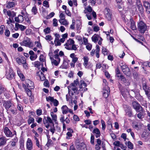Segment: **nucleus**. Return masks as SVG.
<instances>
[{"instance_id":"nucleus-1","label":"nucleus","mask_w":150,"mask_h":150,"mask_svg":"<svg viewBox=\"0 0 150 150\" xmlns=\"http://www.w3.org/2000/svg\"><path fill=\"white\" fill-rule=\"evenodd\" d=\"M68 93L69 95L71 94V96H72L74 95V93L77 94L78 88L75 85H74V83H71L68 87Z\"/></svg>"},{"instance_id":"nucleus-2","label":"nucleus","mask_w":150,"mask_h":150,"mask_svg":"<svg viewBox=\"0 0 150 150\" xmlns=\"http://www.w3.org/2000/svg\"><path fill=\"white\" fill-rule=\"evenodd\" d=\"M22 46H24L29 47H33V44L30 39L28 38H25L24 40L20 43Z\"/></svg>"},{"instance_id":"nucleus-3","label":"nucleus","mask_w":150,"mask_h":150,"mask_svg":"<svg viewBox=\"0 0 150 150\" xmlns=\"http://www.w3.org/2000/svg\"><path fill=\"white\" fill-rule=\"evenodd\" d=\"M138 29L141 33H144L146 30L147 26L144 22L141 21L138 23Z\"/></svg>"},{"instance_id":"nucleus-4","label":"nucleus","mask_w":150,"mask_h":150,"mask_svg":"<svg viewBox=\"0 0 150 150\" xmlns=\"http://www.w3.org/2000/svg\"><path fill=\"white\" fill-rule=\"evenodd\" d=\"M142 88L148 99L150 100V87L145 83L142 84Z\"/></svg>"},{"instance_id":"nucleus-5","label":"nucleus","mask_w":150,"mask_h":150,"mask_svg":"<svg viewBox=\"0 0 150 150\" xmlns=\"http://www.w3.org/2000/svg\"><path fill=\"white\" fill-rule=\"evenodd\" d=\"M18 142V139L17 138H14L11 141L9 144L5 147L6 150H12L13 148L14 147L16 144Z\"/></svg>"},{"instance_id":"nucleus-6","label":"nucleus","mask_w":150,"mask_h":150,"mask_svg":"<svg viewBox=\"0 0 150 150\" xmlns=\"http://www.w3.org/2000/svg\"><path fill=\"white\" fill-rule=\"evenodd\" d=\"M59 51V50L57 49L56 50L53 52V55L52 56L54 57V59H60V57L64 56V54L62 51Z\"/></svg>"},{"instance_id":"nucleus-7","label":"nucleus","mask_w":150,"mask_h":150,"mask_svg":"<svg viewBox=\"0 0 150 150\" xmlns=\"http://www.w3.org/2000/svg\"><path fill=\"white\" fill-rule=\"evenodd\" d=\"M91 39L92 41L95 43H97L99 40L98 44L100 45L102 44V42L103 40L102 38L98 35L96 34H94L92 37Z\"/></svg>"},{"instance_id":"nucleus-8","label":"nucleus","mask_w":150,"mask_h":150,"mask_svg":"<svg viewBox=\"0 0 150 150\" xmlns=\"http://www.w3.org/2000/svg\"><path fill=\"white\" fill-rule=\"evenodd\" d=\"M132 106L137 112H143V108L137 102L134 101L132 103Z\"/></svg>"},{"instance_id":"nucleus-9","label":"nucleus","mask_w":150,"mask_h":150,"mask_svg":"<svg viewBox=\"0 0 150 150\" xmlns=\"http://www.w3.org/2000/svg\"><path fill=\"white\" fill-rule=\"evenodd\" d=\"M49 56L51 60L52 64L56 66H58L60 61V59H59L58 58H57V59H54V57L52 56V53H49Z\"/></svg>"},{"instance_id":"nucleus-10","label":"nucleus","mask_w":150,"mask_h":150,"mask_svg":"<svg viewBox=\"0 0 150 150\" xmlns=\"http://www.w3.org/2000/svg\"><path fill=\"white\" fill-rule=\"evenodd\" d=\"M6 78L8 79L11 80L14 77V73L12 69L10 68L5 74Z\"/></svg>"},{"instance_id":"nucleus-11","label":"nucleus","mask_w":150,"mask_h":150,"mask_svg":"<svg viewBox=\"0 0 150 150\" xmlns=\"http://www.w3.org/2000/svg\"><path fill=\"white\" fill-rule=\"evenodd\" d=\"M109 87L106 86L103 87V96L105 98H107L109 96L110 93Z\"/></svg>"},{"instance_id":"nucleus-12","label":"nucleus","mask_w":150,"mask_h":150,"mask_svg":"<svg viewBox=\"0 0 150 150\" xmlns=\"http://www.w3.org/2000/svg\"><path fill=\"white\" fill-rule=\"evenodd\" d=\"M43 123L45 124H47L46 125H45V126L47 129H48L49 126V123L50 124H53V125L54 124L51 118L49 116L47 117V119L45 118L43 119Z\"/></svg>"},{"instance_id":"nucleus-13","label":"nucleus","mask_w":150,"mask_h":150,"mask_svg":"<svg viewBox=\"0 0 150 150\" xmlns=\"http://www.w3.org/2000/svg\"><path fill=\"white\" fill-rule=\"evenodd\" d=\"M26 86L28 88L30 89H33L34 88V83L33 82L29 79H26L25 81Z\"/></svg>"},{"instance_id":"nucleus-14","label":"nucleus","mask_w":150,"mask_h":150,"mask_svg":"<svg viewBox=\"0 0 150 150\" xmlns=\"http://www.w3.org/2000/svg\"><path fill=\"white\" fill-rule=\"evenodd\" d=\"M74 43V41L73 39H69L67 41L66 43L64 45V46L65 48L68 50V48L70 47Z\"/></svg>"},{"instance_id":"nucleus-15","label":"nucleus","mask_w":150,"mask_h":150,"mask_svg":"<svg viewBox=\"0 0 150 150\" xmlns=\"http://www.w3.org/2000/svg\"><path fill=\"white\" fill-rule=\"evenodd\" d=\"M3 106L5 107L7 110L10 108L14 106L13 104L10 101H6L3 104Z\"/></svg>"},{"instance_id":"nucleus-16","label":"nucleus","mask_w":150,"mask_h":150,"mask_svg":"<svg viewBox=\"0 0 150 150\" xmlns=\"http://www.w3.org/2000/svg\"><path fill=\"white\" fill-rule=\"evenodd\" d=\"M26 148L28 150H31L33 148V143L30 138H28L26 142Z\"/></svg>"},{"instance_id":"nucleus-17","label":"nucleus","mask_w":150,"mask_h":150,"mask_svg":"<svg viewBox=\"0 0 150 150\" xmlns=\"http://www.w3.org/2000/svg\"><path fill=\"white\" fill-rule=\"evenodd\" d=\"M143 5L145 7L146 11L148 14L150 13V4L147 1H144V2Z\"/></svg>"},{"instance_id":"nucleus-18","label":"nucleus","mask_w":150,"mask_h":150,"mask_svg":"<svg viewBox=\"0 0 150 150\" xmlns=\"http://www.w3.org/2000/svg\"><path fill=\"white\" fill-rule=\"evenodd\" d=\"M4 132L7 137H11L13 136L12 132L10 131L8 128L5 127L4 129Z\"/></svg>"},{"instance_id":"nucleus-19","label":"nucleus","mask_w":150,"mask_h":150,"mask_svg":"<svg viewBox=\"0 0 150 150\" xmlns=\"http://www.w3.org/2000/svg\"><path fill=\"white\" fill-rule=\"evenodd\" d=\"M36 75L39 77L41 81H43L45 79V77L41 71H39L38 72L36 73Z\"/></svg>"},{"instance_id":"nucleus-20","label":"nucleus","mask_w":150,"mask_h":150,"mask_svg":"<svg viewBox=\"0 0 150 150\" xmlns=\"http://www.w3.org/2000/svg\"><path fill=\"white\" fill-rule=\"evenodd\" d=\"M15 59L17 63L19 65H21L23 62H25V61L26 60L25 58L24 57H22L21 58L17 57L15 58Z\"/></svg>"},{"instance_id":"nucleus-21","label":"nucleus","mask_w":150,"mask_h":150,"mask_svg":"<svg viewBox=\"0 0 150 150\" xmlns=\"http://www.w3.org/2000/svg\"><path fill=\"white\" fill-rule=\"evenodd\" d=\"M4 11L6 14L10 17L13 18L16 16V14L13 12H11L10 11H6V9H4Z\"/></svg>"},{"instance_id":"nucleus-22","label":"nucleus","mask_w":150,"mask_h":150,"mask_svg":"<svg viewBox=\"0 0 150 150\" xmlns=\"http://www.w3.org/2000/svg\"><path fill=\"white\" fill-rule=\"evenodd\" d=\"M93 133L94 134L96 138H98L100 135V133L99 129L97 128L94 129L93 131Z\"/></svg>"},{"instance_id":"nucleus-23","label":"nucleus","mask_w":150,"mask_h":150,"mask_svg":"<svg viewBox=\"0 0 150 150\" xmlns=\"http://www.w3.org/2000/svg\"><path fill=\"white\" fill-rule=\"evenodd\" d=\"M17 73L21 79L22 81H23L24 79V76L23 74H22L21 71L20 69L18 68L17 69Z\"/></svg>"},{"instance_id":"nucleus-24","label":"nucleus","mask_w":150,"mask_h":150,"mask_svg":"<svg viewBox=\"0 0 150 150\" xmlns=\"http://www.w3.org/2000/svg\"><path fill=\"white\" fill-rule=\"evenodd\" d=\"M62 113L64 114H66L69 112V109L66 105L63 106L61 108Z\"/></svg>"},{"instance_id":"nucleus-25","label":"nucleus","mask_w":150,"mask_h":150,"mask_svg":"<svg viewBox=\"0 0 150 150\" xmlns=\"http://www.w3.org/2000/svg\"><path fill=\"white\" fill-rule=\"evenodd\" d=\"M70 57L72 59V62L76 63L78 61V58L76 57V55L74 53L71 54L70 55Z\"/></svg>"},{"instance_id":"nucleus-26","label":"nucleus","mask_w":150,"mask_h":150,"mask_svg":"<svg viewBox=\"0 0 150 150\" xmlns=\"http://www.w3.org/2000/svg\"><path fill=\"white\" fill-rule=\"evenodd\" d=\"M16 4V1L8 2L7 3L6 7L8 8L13 7L15 6Z\"/></svg>"},{"instance_id":"nucleus-27","label":"nucleus","mask_w":150,"mask_h":150,"mask_svg":"<svg viewBox=\"0 0 150 150\" xmlns=\"http://www.w3.org/2000/svg\"><path fill=\"white\" fill-rule=\"evenodd\" d=\"M122 72L128 76H130L131 74V72L129 67L127 68L126 69L124 70H123Z\"/></svg>"},{"instance_id":"nucleus-28","label":"nucleus","mask_w":150,"mask_h":150,"mask_svg":"<svg viewBox=\"0 0 150 150\" xmlns=\"http://www.w3.org/2000/svg\"><path fill=\"white\" fill-rule=\"evenodd\" d=\"M11 113L13 115H16L17 114V110L16 108L14 106H12L9 110Z\"/></svg>"},{"instance_id":"nucleus-29","label":"nucleus","mask_w":150,"mask_h":150,"mask_svg":"<svg viewBox=\"0 0 150 150\" xmlns=\"http://www.w3.org/2000/svg\"><path fill=\"white\" fill-rule=\"evenodd\" d=\"M83 59L84 60L83 65L86 68L88 64L89 58L85 56L83 57Z\"/></svg>"},{"instance_id":"nucleus-30","label":"nucleus","mask_w":150,"mask_h":150,"mask_svg":"<svg viewBox=\"0 0 150 150\" xmlns=\"http://www.w3.org/2000/svg\"><path fill=\"white\" fill-rule=\"evenodd\" d=\"M59 21L61 24L65 26L67 25L68 24V23L65 19H60L59 20Z\"/></svg>"},{"instance_id":"nucleus-31","label":"nucleus","mask_w":150,"mask_h":150,"mask_svg":"<svg viewBox=\"0 0 150 150\" xmlns=\"http://www.w3.org/2000/svg\"><path fill=\"white\" fill-rule=\"evenodd\" d=\"M15 25L16 27H18L21 31H23L26 28L25 26L21 25H20L18 23H16Z\"/></svg>"},{"instance_id":"nucleus-32","label":"nucleus","mask_w":150,"mask_h":150,"mask_svg":"<svg viewBox=\"0 0 150 150\" xmlns=\"http://www.w3.org/2000/svg\"><path fill=\"white\" fill-rule=\"evenodd\" d=\"M31 11L33 14L35 15L37 14L38 9L36 6H35L33 7Z\"/></svg>"},{"instance_id":"nucleus-33","label":"nucleus","mask_w":150,"mask_h":150,"mask_svg":"<svg viewBox=\"0 0 150 150\" xmlns=\"http://www.w3.org/2000/svg\"><path fill=\"white\" fill-rule=\"evenodd\" d=\"M6 140L4 138H0V146H3L6 143Z\"/></svg>"},{"instance_id":"nucleus-34","label":"nucleus","mask_w":150,"mask_h":150,"mask_svg":"<svg viewBox=\"0 0 150 150\" xmlns=\"http://www.w3.org/2000/svg\"><path fill=\"white\" fill-rule=\"evenodd\" d=\"M23 87L25 88V91L27 93L28 95L29 96H30L31 94V92L30 90V89L28 88H26V86L24 84H23Z\"/></svg>"},{"instance_id":"nucleus-35","label":"nucleus","mask_w":150,"mask_h":150,"mask_svg":"<svg viewBox=\"0 0 150 150\" xmlns=\"http://www.w3.org/2000/svg\"><path fill=\"white\" fill-rule=\"evenodd\" d=\"M29 119L28 120V125H30L31 123H34L35 122V119L32 117L30 116H29Z\"/></svg>"},{"instance_id":"nucleus-36","label":"nucleus","mask_w":150,"mask_h":150,"mask_svg":"<svg viewBox=\"0 0 150 150\" xmlns=\"http://www.w3.org/2000/svg\"><path fill=\"white\" fill-rule=\"evenodd\" d=\"M102 52L103 53L104 55H107L109 52V51L108 50L103 47H102Z\"/></svg>"},{"instance_id":"nucleus-37","label":"nucleus","mask_w":150,"mask_h":150,"mask_svg":"<svg viewBox=\"0 0 150 150\" xmlns=\"http://www.w3.org/2000/svg\"><path fill=\"white\" fill-rule=\"evenodd\" d=\"M50 115L52 117V120H54L55 122L57 119V115L56 114H54L52 112H51Z\"/></svg>"},{"instance_id":"nucleus-38","label":"nucleus","mask_w":150,"mask_h":150,"mask_svg":"<svg viewBox=\"0 0 150 150\" xmlns=\"http://www.w3.org/2000/svg\"><path fill=\"white\" fill-rule=\"evenodd\" d=\"M131 29L133 30H136L137 29L135 25V23L133 21H131Z\"/></svg>"},{"instance_id":"nucleus-39","label":"nucleus","mask_w":150,"mask_h":150,"mask_svg":"<svg viewBox=\"0 0 150 150\" xmlns=\"http://www.w3.org/2000/svg\"><path fill=\"white\" fill-rule=\"evenodd\" d=\"M105 16L108 21H110L111 20L112 17V13L106 14H105Z\"/></svg>"},{"instance_id":"nucleus-40","label":"nucleus","mask_w":150,"mask_h":150,"mask_svg":"<svg viewBox=\"0 0 150 150\" xmlns=\"http://www.w3.org/2000/svg\"><path fill=\"white\" fill-rule=\"evenodd\" d=\"M127 146L128 148L131 149H133V144L130 142L128 141L127 142Z\"/></svg>"},{"instance_id":"nucleus-41","label":"nucleus","mask_w":150,"mask_h":150,"mask_svg":"<svg viewBox=\"0 0 150 150\" xmlns=\"http://www.w3.org/2000/svg\"><path fill=\"white\" fill-rule=\"evenodd\" d=\"M81 84L80 85V88H81L83 87H85L86 86V84L85 82L81 80L80 81Z\"/></svg>"},{"instance_id":"nucleus-42","label":"nucleus","mask_w":150,"mask_h":150,"mask_svg":"<svg viewBox=\"0 0 150 150\" xmlns=\"http://www.w3.org/2000/svg\"><path fill=\"white\" fill-rule=\"evenodd\" d=\"M76 38L79 41V43L80 44L82 45L83 44L82 38L81 36L78 35L76 36Z\"/></svg>"},{"instance_id":"nucleus-43","label":"nucleus","mask_w":150,"mask_h":150,"mask_svg":"<svg viewBox=\"0 0 150 150\" xmlns=\"http://www.w3.org/2000/svg\"><path fill=\"white\" fill-rule=\"evenodd\" d=\"M68 50H76L77 49V48L75 45L73 44L70 47L68 48Z\"/></svg>"},{"instance_id":"nucleus-44","label":"nucleus","mask_w":150,"mask_h":150,"mask_svg":"<svg viewBox=\"0 0 150 150\" xmlns=\"http://www.w3.org/2000/svg\"><path fill=\"white\" fill-rule=\"evenodd\" d=\"M101 123L102 124V129L103 130H105L106 127V125L105 122L102 119L101 120Z\"/></svg>"},{"instance_id":"nucleus-45","label":"nucleus","mask_w":150,"mask_h":150,"mask_svg":"<svg viewBox=\"0 0 150 150\" xmlns=\"http://www.w3.org/2000/svg\"><path fill=\"white\" fill-rule=\"evenodd\" d=\"M137 7L140 12H142L143 11V8L142 4H139V5L137 6Z\"/></svg>"},{"instance_id":"nucleus-46","label":"nucleus","mask_w":150,"mask_h":150,"mask_svg":"<svg viewBox=\"0 0 150 150\" xmlns=\"http://www.w3.org/2000/svg\"><path fill=\"white\" fill-rule=\"evenodd\" d=\"M58 25L57 21L56 18H54L53 20V26H57Z\"/></svg>"},{"instance_id":"nucleus-47","label":"nucleus","mask_w":150,"mask_h":150,"mask_svg":"<svg viewBox=\"0 0 150 150\" xmlns=\"http://www.w3.org/2000/svg\"><path fill=\"white\" fill-rule=\"evenodd\" d=\"M37 55L36 54L31 55L30 57V59L32 61L35 60L37 58Z\"/></svg>"},{"instance_id":"nucleus-48","label":"nucleus","mask_w":150,"mask_h":150,"mask_svg":"<svg viewBox=\"0 0 150 150\" xmlns=\"http://www.w3.org/2000/svg\"><path fill=\"white\" fill-rule=\"evenodd\" d=\"M40 63L39 61H35L34 63V65L36 67H38L40 66Z\"/></svg>"},{"instance_id":"nucleus-49","label":"nucleus","mask_w":150,"mask_h":150,"mask_svg":"<svg viewBox=\"0 0 150 150\" xmlns=\"http://www.w3.org/2000/svg\"><path fill=\"white\" fill-rule=\"evenodd\" d=\"M39 59L40 61L44 62L45 61V57L43 55L41 54L40 56Z\"/></svg>"},{"instance_id":"nucleus-50","label":"nucleus","mask_w":150,"mask_h":150,"mask_svg":"<svg viewBox=\"0 0 150 150\" xmlns=\"http://www.w3.org/2000/svg\"><path fill=\"white\" fill-rule=\"evenodd\" d=\"M54 42L55 46H60L61 45L59 40H54Z\"/></svg>"},{"instance_id":"nucleus-51","label":"nucleus","mask_w":150,"mask_h":150,"mask_svg":"<svg viewBox=\"0 0 150 150\" xmlns=\"http://www.w3.org/2000/svg\"><path fill=\"white\" fill-rule=\"evenodd\" d=\"M119 79L120 80L123 82H125L126 81V79L124 76L122 75H120V77L119 78Z\"/></svg>"},{"instance_id":"nucleus-52","label":"nucleus","mask_w":150,"mask_h":150,"mask_svg":"<svg viewBox=\"0 0 150 150\" xmlns=\"http://www.w3.org/2000/svg\"><path fill=\"white\" fill-rule=\"evenodd\" d=\"M43 5L44 6L48 8L49 7L48 2L47 1H44L43 2Z\"/></svg>"},{"instance_id":"nucleus-53","label":"nucleus","mask_w":150,"mask_h":150,"mask_svg":"<svg viewBox=\"0 0 150 150\" xmlns=\"http://www.w3.org/2000/svg\"><path fill=\"white\" fill-rule=\"evenodd\" d=\"M44 32L46 34L49 33L50 32V28L47 27L44 30Z\"/></svg>"},{"instance_id":"nucleus-54","label":"nucleus","mask_w":150,"mask_h":150,"mask_svg":"<svg viewBox=\"0 0 150 150\" xmlns=\"http://www.w3.org/2000/svg\"><path fill=\"white\" fill-rule=\"evenodd\" d=\"M55 13L54 12H52L50 13L49 15L47 16V18L49 19L52 17L54 15Z\"/></svg>"},{"instance_id":"nucleus-55","label":"nucleus","mask_w":150,"mask_h":150,"mask_svg":"<svg viewBox=\"0 0 150 150\" xmlns=\"http://www.w3.org/2000/svg\"><path fill=\"white\" fill-rule=\"evenodd\" d=\"M47 101H49L51 102H52L54 100V98L50 96H48L46 98Z\"/></svg>"},{"instance_id":"nucleus-56","label":"nucleus","mask_w":150,"mask_h":150,"mask_svg":"<svg viewBox=\"0 0 150 150\" xmlns=\"http://www.w3.org/2000/svg\"><path fill=\"white\" fill-rule=\"evenodd\" d=\"M22 64H23V67L25 69H28V64L26 63V60L25 61V62H23Z\"/></svg>"},{"instance_id":"nucleus-57","label":"nucleus","mask_w":150,"mask_h":150,"mask_svg":"<svg viewBox=\"0 0 150 150\" xmlns=\"http://www.w3.org/2000/svg\"><path fill=\"white\" fill-rule=\"evenodd\" d=\"M105 13V14H106L109 13H111V12L110 10V9L108 8H106L104 11Z\"/></svg>"},{"instance_id":"nucleus-58","label":"nucleus","mask_w":150,"mask_h":150,"mask_svg":"<svg viewBox=\"0 0 150 150\" xmlns=\"http://www.w3.org/2000/svg\"><path fill=\"white\" fill-rule=\"evenodd\" d=\"M35 140L36 144V146L38 147V148H40V144L39 140L36 137H35Z\"/></svg>"},{"instance_id":"nucleus-59","label":"nucleus","mask_w":150,"mask_h":150,"mask_svg":"<svg viewBox=\"0 0 150 150\" xmlns=\"http://www.w3.org/2000/svg\"><path fill=\"white\" fill-rule=\"evenodd\" d=\"M93 30L94 31L98 32L100 30V28L98 26H95L93 27Z\"/></svg>"},{"instance_id":"nucleus-60","label":"nucleus","mask_w":150,"mask_h":150,"mask_svg":"<svg viewBox=\"0 0 150 150\" xmlns=\"http://www.w3.org/2000/svg\"><path fill=\"white\" fill-rule=\"evenodd\" d=\"M94 137L93 135H91V143L92 144H94Z\"/></svg>"},{"instance_id":"nucleus-61","label":"nucleus","mask_w":150,"mask_h":150,"mask_svg":"<svg viewBox=\"0 0 150 150\" xmlns=\"http://www.w3.org/2000/svg\"><path fill=\"white\" fill-rule=\"evenodd\" d=\"M53 103L54 105L55 106H57L59 104L58 101L56 99H54L52 102Z\"/></svg>"},{"instance_id":"nucleus-62","label":"nucleus","mask_w":150,"mask_h":150,"mask_svg":"<svg viewBox=\"0 0 150 150\" xmlns=\"http://www.w3.org/2000/svg\"><path fill=\"white\" fill-rule=\"evenodd\" d=\"M36 114L38 116H40L42 114L41 110L37 109L36 110Z\"/></svg>"},{"instance_id":"nucleus-63","label":"nucleus","mask_w":150,"mask_h":150,"mask_svg":"<svg viewBox=\"0 0 150 150\" xmlns=\"http://www.w3.org/2000/svg\"><path fill=\"white\" fill-rule=\"evenodd\" d=\"M92 46L91 45L88 44L86 45V47L88 50H90L92 48Z\"/></svg>"},{"instance_id":"nucleus-64","label":"nucleus","mask_w":150,"mask_h":150,"mask_svg":"<svg viewBox=\"0 0 150 150\" xmlns=\"http://www.w3.org/2000/svg\"><path fill=\"white\" fill-rule=\"evenodd\" d=\"M83 42L85 45H87L88 44V40L87 38L85 37H83Z\"/></svg>"}]
</instances>
